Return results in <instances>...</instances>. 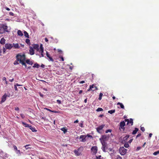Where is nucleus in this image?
Instances as JSON below:
<instances>
[{
    "label": "nucleus",
    "mask_w": 159,
    "mask_h": 159,
    "mask_svg": "<svg viewBox=\"0 0 159 159\" xmlns=\"http://www.w3.org/2000/svg\"><path fill=\"white\" fill-rule=\"evenodd\" d=\"M16 58L17 61H19V63H21L25 61V56L24 54L19 53L17 55Z\"/></svg>",
    "instance_id": "f257e3e1"
},
{
    "label": "nucleus",
    "mask_w": 159,
    "mask_h": 159,
    "mask_svg": "<svg viewBox=\"0 0 159 159\" xmlns=\"http://www.w3.org/2000/svg\"><path fill=\"white\" fill-rule=\"evenodd\" d=\"M13 48L12 44L10 43H7L5 44V47L3 48V53H4L6 52V49L11 50Z\"/></svg>",
    "instance_id": "f03ea898"
},
{
    "label": "nucleus",
    "mask_w": 159,
    "mask_h": 159,
    "mask_svg": "<svg viewBox=\"0 0 159 159\" xmlns=\"http://www.w3.org/2000/svg\"><path fill=\"white\" fill-rule=\"evenodd\" d=\"M126 150L123 147H120L119 149L120 153L121 155H125L126 152Z\"/></svg>",
    "instance_id": "7ed1b4c3"
},
{
    "label": "nucleus",
    "mask_w": 159,
    "mask_h": 159,
    "mask_svg": "<svg viewBox=\"0 0 159 159\" xmlns=\"http://www.w3.org/2000/svg\"><path fill=\"white\" fill-rule=\"evenodd\" d=\"M98 150V148L96 146H93L91 149V151L92 152L93 155L97 153Z\"/></svg>",
    "instance_id": "20e7f679"
},
{
    "label": "nucleus",
    "mask_w": 159,
    "mask_h": 159,
    "mask_svg": "<svg viewBox=\"0 0 159 159\" xmlns=\"http://www.w3.org/2000/svg\"><path fill=\"white\" fill-rule=\"evenodd\" d=\"M97 89V87L94 86L93 84H92V85H90L89 88L88 89L87 91H94Z\"/></svg>",
    "instance_id": "39448f33"
},
{
    "label": "nucleus",
    "mask_w": 159,
    "mask_h": 159,
    "mask_svg": "<svg viewBox=\"0 0 159 159\" xmlns=\"http://www.w3.org/2000/svg\"><path fill=\"white\" fill-rule=\"evenodd\" d=\"M104 126H105V125H102L100 126H99L98 127L96 128V129L97 132L98 133L100 134H101V130L103 129V128H104Z\"/></svg>",
    "instance_id": "423d86ee"
},
{
    "label": "nucleus",
    "mask_w": 159,
    "mask_h": 159,
    "mask_svg": "<svg viewBox=\"0 0 159 159\" xmlns=\"http://www.w3.org/2000/svg\"><path fill=\"white\" fill-rule=\"evenodd\" d=\"M39 52H41V55L42 57H43V47L42 44H41L40 45V50H39Z\"/></svg>",
    "instance_id": "0eeeda50"
},
{
    "label": "nucleus",
    "mask_w": 159,
    "mask_h": 159,
    "mask_svg": "<svg viewBox=\"0 0 159 159\" xmlns=\"http://www.w3.org/2000/svg\"><path fill=\"white\" fill-rule=\"evenodd\" d=\"M7 96V95L6 93H5L2 96L1 100L0 102V103L1 104L4 102L6 100V98Z\"/></svg>",
    "instance_id": "6e6552de"
},
{
    "label": "nucleus",
    "mask_w": 159,
    "mask_h": 159,
    "mask_svg": "<svg viewBox=\"0 0 159 159\" xmlns=\"http://www.w3.org/2000/svg\"><path fill=\"white\" fill-rule=\"evenodd\" d=\"M125 125V122L124 121L120 122V128H121L124 130L125 129L124 126Z\"/></svg>",
    "instance_id": "1a4fd4ad"
},
{
    "label": "nucleus",
    "mask_w": 159,
    "mask_h": 159,
    "mask_svg": "<svg viewBox=\"0 0 159 159\" xmlns=\"http://www.w3.org/2000/svg\"><path fill=\"white\" fill-rule=\"evenodd\" d=\"M102 149L104 152H106V150L107 149V147L105 144V143H102Z\"/></svg>",
    "instance_id": "9d476101"
},
{
    "label": "nucleus",
    "mask_w": 159,
    "mask_h": 159,
    "mask_svg": "<svg viewBox=\"0 0 159 159\" xmlns=\"http://www.w3.org/2000/svg\"><path fill=\"white\" fill-rule=\"evenodd\" d=\"M29 53L31 55H33L34 54V48L31 46L30 47Z\"/></svg>",
    "instance_id": "9b49d317"
},
{
    "label": "nucleus",
    "mask_w": 159,
    "mask_h": 159,
    "mask_svg": "<svg viewBox=\"0 0 159 159\" xmlns=\"http://www.w3.org/2000/svg\"><path fill=\"white\" fill-rule=\"evenodd\" d=\"M33 48L36 49L37 51H39L40 48H39V45L38 44H34L33 45Z\"/></svg>",
    "instance_id": "f8f14e48"
},
{
    "label": "nucleus",
    "mask_w": 159,
    "mask_h": 159,
    "mask_svg": "<svg viewBox=\"0 0 159 159\" xmlns=\"http://www.w3.org/2000/svg\"><path fill=\"white\" fill-rule=\"evenodd\" d=\"M86 137V136L85 135H81L80 136V139H82V140H81V142H84L86 141L85 138Z\"/></svg>",
    "instance_id": "ddd939ff"
},
{
    "label": "nucleus",
    "mask_w": 159,
    "mask_h": 159,
    "mask_svg": "<svg viewBox=\"0 0 159 159\" xmlns=\"http://www.w3.org/2000/svg\"><path fill=\"white\" fill-rule=\"evenodd\" d=\"M2 28L3 30L5 32V31L8 32L7 30V25H6V24H3L2 25Z\"/></svg>",
    "instance_id": "4468645a"
},
{
    "label": "nucleus",
    "mask_w": 159,
    "mask_h": 159,
    "mask_svg": "<svg viewBox=\"0 0 159 159\" xmlns=\"http://www.w3.org/2000/svg\"><path fill=\"white\" fill-rule=\"evenodd\" d=\"M12 44L13 45V47L15 49L19 48H20V47L19 46L18 43L15 44L13 43Z\"/></svg>",
    "instance_id": "2eb2a0df"
},
{
    "label": "nucleus",
    "mask_w": 159,
    "mask_h": 159,
    "mask_svg": "<svg viewBox=\"0 0 159 159\" xmlns=\"http://www.w3.org/2000/svg\"><path fill=\"white\" fill-rule=\"evenodd\" d=\"M25 62L27 64L30 65H32L33 64V62L31 61H30L29 59L26 60Z\"/></svg>",
    "instance_id": "dca6fc26"
},
{
    "label": "nucleus",
    "mask_w": 159,
    "mask_h": 159,
    "mask_svg": "<svg viewBox=\"0 0 159 159\" xmlns=\"http://www.w3.org/2000/svg\"><path fill=\"white\" fill-rule=\"evenodd\" d=\"M129 135H126L125 137L123 138V140L125 142L127 141L129 137Z\"/></svg>",
    "instance_id": "f3484780"
},
{
    "label": "nucleus",
    "mask_w": 159,
    "mask_h": 159,
    "mask_svg": "<svg viewBox=\"0 0 159 159\" xmlns=\"http://www.w3.org/2000/svg\"><path fill=\"white\" fill-rule=\"evenodd\" d=\"M5 39L3 38L1 39V40L0 41V43L1 44H4L5 43Z\"/></svg>",
    "instance_id": "a211bd4d"
},
{
    "label": "nucleus",
    "mask_w": 159,
    "mask_h": 159,
    "mask_svg": "<svg viewBox=\"0 0 159 159\" xmlns=\"http://www.w3.org/2000/svg\"><path fill=\"white\" fill-rule=\"evenodd\" d=\"M61 130L63 131L64 134H65L67 132V129L66 127H63L61 129Z\"/></svg>",
    "instance_id": "6ab92c4d"
},
{
    "label": "nucleus",
    "mask_w": 159,
    "mask_h": 159,
    "mask_svg": "<svg viewBox=\"0 0 159 159\" xmlns=\"http://www.w3.org/2000/svg\"><path fill=\"white\" fill-rule=\"evenodd\" d=\"M133 120L132 118L130 119V120H129V121H128V122L127 124V125H128L129 124H131V125H133Z\"/></svg>",
    "instance_id": "aec40b11"
},
{
    "label": "nucleus",
    "mask_w": 159,
    "mask_h": 159,
    "mask_svg": "<svg viewBox=\"0 0 159 159\" xmlns=\"http://www.w3.org/2000/svg\"><path fill=\"white\" fill-rule=\"evenodd\" d=\"M138 131H139V129L137 128H135L134 130L133 131V132H132V134H136V133Z\"/></svg>",
    "instance_id": "412c9836"
},
{
    "label": "nucleus",
    "mask_w": 159,
    "mask_h": 159,
    "mask_svg": "<svg viewBox=\"0 0 159 159\" xmlns=\"http://www.w3.org/2000/svg\"><path fill=\"white\" fill-rule=\"evenodd\" d=\"M117 105H120L121 108L122 109H124V106L122 103L120 102H118L117 103Z\"/></svg>",
    "instance_id": "4be33fe9"
},
{
    "label": "nucleus",
    "mask_w": 159,
    "mask_h": 159,
    "mask_svg": "<svg viewBox=\"0 0 159 159\" xmlns=\"http://www.w3.org/2000/svg\"><path fill=\"white\" fill-rule=\"evenodd\" d=\"M30 129L33 132H36L37 130L35 129V128L34 127H33L31 126L30 125L29 126V127Z\"/></svg>",
    "instance_id": "5701e85b"
},
{
    "label": "nucleus",
    "mask_w": 159,
    "mask_h": 159,
    "mask_svg": "<svg viewBox=\"0 0 159 159\" xmlns=\"http://www.w3.org/2000/svg\"><path fill=\"white\" fill-rule=\"evenodd\" d=\"M17 34L18 35L21 36L23 35V34L22 33L21 31L20 30H19L18 31Z\"/></svg>",
    "instance_id": "b1692460"
},
{
    "label": "nucleus",
    "mask_w": 159,
    "mask_h": 159,
    "mask_svg": "<svg viewBox=\"0 0 159 159\" xmlns=\"http://www.w3.org/2000/svg\"><path fill=\"white\" fill-rule=\"evenodd\" d=\"M39 64L37 63H36L34 64L33 67H34V68H39Z\"/></svg>",
    "instance_id": "393cba45"
},
{
    "label": "nucleus",
    "mask_w": 159,
    "mask_h": 159,
    "mask_svg": "<svg viewBox=\"0 0 159 159\" xmlns=\"http://www.w3.org/2000/svg\"><path fill=\"white\" fill-rule=\"evenodd\" d=\"M22 124H23V125H24L25 126V127H28L29 128V126H30V125L27 124L26 123H25L24 122H22Z\"/></svg>",
    "instance_id": "a878e982"
},
{
    "label": "nucleus",
    "mask_w": 159,
    "mask_h": 159,
    "mask_svg": "<svg viewBox=\"0 0 159 159\" xmlns=\"http://www.w3.org/2000/svg\"><path fill=\"white\" fill-rule=\"evenodd\" d=\"M74 152L77 156H79L80 154V153L78 151H77L76 150H75L74 151Z\"/></svg>",
    "instance_id": "bb28decb"
},
{
    "label": "nucleus",
    "mask_w": 159,
    "mask_h": 159,
    "mask_svg": "<svg viewBox=\"0 0 159 159\" xmlns=\"http://www.w3.org/2000/svg\"><path fill=\"white\" fill-rule=\"evenodd\" d=\"M115 110H111L109 111L108 112L110 114H112L113 113H115Z\"/></svg>",
    "instance_id": "cd10ccee"
},
{
    "label": "nucleus",
    "mask_w": 159,
    "mask_h": 159,
    "mask_svg": "<svg viewBox=\"0 0 159 159\" xmlns=\"http://www.w3.org/2000/svg\"><path fill=\"white\" fill-rule=\"evenodd\" d=\"M24 35L27 38H29V35L27 33L26 31H25L24 32Z\"/></svg>",
    "instance_id": "c85d7f7f"
},
{
    "label": "nucleus",
    "mask_w": 159,
    "mask_h": 159,
    "mask_svg": "<svg viewBox=\"0 0 159 159\" xmlns=\"http://www.w3.org/2000/svg\"><path fill=\"white\" fill-rule=\"evenodd\" d=\"M25 42L28 44L30 45V40L29 39H26Z\"/></svg>",
    "instance_id": "c756f323"
},
{
    "label": "nucleus",
    "mask_w": 159,
    "mask_h": 159,
    "mask_svg": "<svg viewBox=\"0 0 159 159\" xmlns=\"http://www.w3.org/2000/svg\"><path fill=\"white\" fill-rule=\"evenodd\" d=\"M103 95V94L102 93H100L99 95V97L98 98V99L99 100H101L102 99V96Z\"/></svg>",
    "instance_id": "7c9ffc66"
},
{
    "label": "nucleus",
    "mask_w": 159,
    "mask_h": 159,
    "mask_svg": "<svg viewBox=\"0 0 159 159\" xmlns=\"http://www.w3.org/2000/svg\"><path fill=\"white\" fill-rule=\"evenodd\" d=\"M103 110V109L101 108H98L96 110V111H101Z\"/></svg>",
    "instance_id": "2f4dec72"
},
{
    "label": "nucleus",
    "mask_w": 159,
    "mask_h": 159,
    "mask_svg": "<svg viewBox=\"0 0 159 159\" xmlns=\"http://www.w3.org/2000/svg\"><path fill=\"white\" fill-rule=\"evenodd\" d=\"M30 146V144H28V145H25L24 147H25V149L27 150L28 149H29V148H30V147H28V146Z\"/></svg>",
    "instance_id": "473e14b6"
},
{
    "label": "nucleus",
    "mask_w": 159,
    "mask_h": 159,
    "mask_svg": "<svg viewBox=\"0 0 159 159\" xmlns=\"http://www.w3.org/2000/svg\"><path fill=\"white\" fill-rule=\"evenodd\" d=\"M124 146L126 148H128L129 147V144L128 143H126L124 144Z\"/></svg>",
    "instance_id": "72a5a7b5"
},
{
    "label": "nucleus",
    "mask_w": 159,
    "mask_h": 159,
    "mask_svg": "<svg viewBox=\"0 0 159 159\" xmlns=\"http://www.w3.org/2000/svg\"><path fill=\"white\" fill-rule=\"evenodd\" d=\"M159 154V151H157L155 152H154L153 153V155H157V154Z\"/></svg>",
    "instance_id": "f704fd0d"
},
{
    "label": "nucleus",
    "mask_w": 159,
    "mask_h": 159,
    "mask_svg": "<svg viewBox=\"0 0 159 159\" xmlns=\"http://www.w3.org/2000/svg\"><path fill=\"white\" fill-rule=\"evenodd\" d=\"M22 65H24L25 66V67L26 68L27 67V65L25 63V61L21 63Z\"/></svg>",
    "instance_id": "c9c22d12"
},
{
    "label": "nucleus",
    "mask_w": 159,
    "mask_h": 159,
    "mask_svg": "<svg viewBox=\"0 0 159 159\" xmlns=\"http://www.w3.org/2000/svg\"><path fill=\"white\" fill-rule=\"evenodd\" d=\"M101 155H99L98 156H96V158L95 159H101Z\"/></svg>",
    "instance_id": "e433bc0d"
},
{
    "label": "nucleus",
    "mask_w": 159,
    "mask_h": 159,
    "mask_svg": "<svg viewBox=\"0 0 159 159\" xmlns=\"http://www.w3.org/2000/svg\"><path fill=\"white\" fill-rule=\"evenodd\" d=\"M112 131V130L111 129H107V130H106V133H108V132H111Z\"/></svg>",
    "instance_id": "4c0bfd02"
},
{
    "label": "nucleus",
    "mask_w": 159,
    "mask_h": 159,
    "mask_svg": "<svg viewBox=\"0 0 159 159\" xmlns=\"http://www.w3.org/2000/svg\"><path fill=\"white\" fill-rule=\"evenodd\" d=\"M1 32L3 31L2 34L4 33V31L3 30L2 28V26L1 27H0V32H1Z\"/></svg>",
    "instance_id": "58836bf2"
},
{
    "label": "nucleus",
    "mask_w": 159,
    "mask_h": 159,
    "mask_svg": "<svg viewBox=\"0 0 159 159\" xmlns=\"http://www.w3.org/2000/svg\"><path fill=\"white\" fill-rule=\"evenodd\" d=\"M18 61H17V60L16 59V60L14 61V64L15 65L18 64L19 63L18 62Z\"/></svg>",
    "instance_id": "ea45409f"
},
{
    "label": "nucleus",
    "mask_w": 159,
    "mask_h": 159,
    "mask_svg": "<svg viewBox=\"0 0 159 159\" xmlns=\"http://www.w3.org/2000/svg\"><path fill=\"white\" fill-rule=\"evenodd\" d=\"M48 58H49L50 61L52 62L54 61L53 59L51 57H48Z\"/></svg>",
    "instance_id": "a19ab883"
},
{
    "label": "nucleus",
    "mask_w": 159,
    "mask_h": 159,
    "mask_svg": "<svg viewBox=\"0 0 159 159\" xmlns=\"http://www.w3.org/2000/svg\"><path fill=\"white\" fill-rule=\"evenodd\" d=\"M52 112L55 113H60L59 111H52Z\"/></svg>",
    "instance_id": "79ce46f5"
},
{
    "label": "nucleus",
    "mask_w": 159,
    "mask_h": 159,
    "mask_svg": "<svg viewBox=\"0 0 159 159\" xmlns=\"http://www.w3.org/2000/svg\"><path fill=\"white\" fill-rule=\"evenodd\" d=\"M20 116L22 118V119H24V118L25 117V116L24 115V114H20Z\"/></svg>",
    "instance_id": "37998d69"
},
{
    "label": "nucleus",
    "mask_w": 159,
    "mask_h": 159,
    "mask_svg": "<svg viewBox=\"0 0 159 159\" xmlns=\"http://www.w3.org/2000/svg\"><path fill=\"white\" fill-rule=\"evenodd\" d=\"M44 109H45V110H47L48 111H49L50 112H52V110H51L50 109H49L48 108H44Z\"/></svg>",
    "instance_id": "c03bdc74"
},
{
    "label": "nucleus",
    "mask_w": 159,
    "mask_h": 159,
    "mask_svg": "<svg viewBox=\"0 0 159 159\" xmlns=\"http://www.w3.org/2000/svg\"><path fill=\"white\" fill-rule=\"evenodd\" d=\"M140 129L143 132L145 131V128L143 127H141Z\"/></svg>",
    "instance_id": "a18cd8bd"
},
{
    "label": "nucleus",
    "mask_w": 159,
    "mask_h": 159,
    "mask_svg": "<svg viewBox=\"0 0 159 159\" xmlns=\"http://www.w3.org/2000/svg\"><path fill=\"white\" fill-rule=\"evenodd\" d=\"M13 148H14V149L15 150H16V151L17 150V147L16 145H14L13 146Z\"/></svg>",
    "instance_id": "49530a36"
},
{
    "label": "nucleus",
    "mask_w": 159,
    "mask_h": 159,
    "mask_svg": "<svg viewBox=\"0 0 159 159\" xmlns=\"http://www.w3.org/2000/svg\"><path fill=\"white\" fill-rule=\"evenodd\" d=\"M59 57L61 59L62 61H64V59L63 57L61 56H60Z\"/></svg>",
    "instance_id": "de8ad7c7"
},
{
    "label": "nucleus",
    "mask_w": 159,
    "mask_h": 159,
    "mask_svg": "<svg viewBox=\"0 0 159 159\" xmlns=\"http://www.w3.org/2000/svg\"><path fill=\"white\" fill-rule=\"evenodd\" d=\"M46 56L48 58L50 57V54L47 52H46Z\"/></svg>",
    "instance_id": "09e8293b"
},
{
    "label": "nucleus",
    "mask_w": 159,
    "mask_h": 159,
    "mask_svg": "<svg viewBox=\"0 0 159 159\" xmlns=\"http://www.w3.org/2000/svg\"><path fill=\"white\" fill-rule=\"evenodd\" d=\"M57 103H58L59 104H60L61 103V101L59 100H57Z\"/></svg>",
    "instance_id": "8fccbe9b"
},
{
    "label": "nucleus",
    "mask_w": 159,
    "mask_h": 159,
    "mask_svg": "<svg viewBox=\"0 0 159 159\" xmlns=\"http://www.w3.org/2000/svg\"><path fill=\"white\" fill-rule=\"evenodd\" d=\"M58 52L60 54H61L62 53V51L60 50V49H58Z\"/></svg>",
    "instance_id": "3c124183"
},
{
    "label": "nucleus",
    "mask_w": 159,
    "mask_h": 159,
    "mask_svg": "<svg viewBox=\"0 0 159 159\" xmlns=\"http://www.w3.org/2000/svg\"><path fill=\"white\" fill-rule=\"evenodd\" d=\"M141 135V134H138L136 136V138H137L138 137H139Z\"/></svg>",
    "instance_id": "603ef678"
},
{
    "label": "nucleus",
    "mask_w": 159,
    "mask_h": 159,
    "mask_svg": "<svg viewBox=\"0 0 159 159\" xmlns=\"http://www.w3.org/2000/svg\"><path fill=\"white\" fill-rule=\"evenodd\" d=\"M16 151H17V152H16V153L17 154H19L20 155V150H16Z\"/></svg>",
    "instance_id": "864d4df0"
},
{
    "label": "nucleus",
    "mask_w": 159,
    "mask_h": 159,
    "mask_svg": "<svg viewBox=\"0 0 159 159\" xmlns=\"http://www.w3.org/2000/svg\"><path fill=\"white\" fill-rule=\"evenodd\" d=\"M2 80L3 81H5L7 80L6 78L5 77H3L2 79Z\"/></svg>",
    "instance_id": "5fc2aeb1"
},
{
    "label": "nucleus",
    "mask_w": 159,
    "mask_h": 159,
    "mask_svg": "<svg viewBox=\"0 0 159 159\" xmlns=\"http://www.w3.org/2000/svg\"><path fill=\"white\" fill-rule=\"evenodd\" d=\"M83 122H82V123H80V126L81 127H83Z\"/></svg>",
    "instance_id": "6e6d98bb"
},
{
    "label": "nucleus",
    "mask_w": 159,
    "mask_h": 159,
    "mask_svg": "<svg viewBox=\"0 0 159 159\" xmlns=\"http://www.w3.org/2000/svg\"><path fill=\"white\" fill-rule=\"evenodd\" d=\"M85 82V81H81L79 82V83L80 84H83Z\"/></svg>",
    "instance_id": "4d7b16f0"
},
{
    "label": "nucleus",
    "mask_w": 159,
    "mask_h": 159,
    "mask_svg": "<svg viewBox=\"0 0 159 159\" xmlns=\"http://www.w3.org/2000/svg\"><path fill=\"white\" fill-rule=\"evenodd\" d=\"M15 85L16 86H22V85H20V84H19L17 83V84H16Z\"/></svg>",
    "instance_id": "13d9d810"
},
{
    "label": "nucleus",
    "mask_w": 159,
    "mask_h": 159,
    "mask_svg": "<svg viewBox=\"0 0 159 159\" xmlns=\"http://www.w3.org/2000/svg\"><path fill=\"white\" fill-rule=\"evenodd\" d=\"M152 133H150L149 134V138H151V137H152Z\"/></svg>",
    "instance_id": "bf43d9fd"
},
{
    "label": "nucleus",
    "mask_w": 159,
    "mask_h": 159,
    "mask_svg": "<svg viewBox=\"0 0 159 159\" xmlns=\"http://www.w3.org/2000/svg\"><path fill=\"white\" fill-rule=\"evenodd\" d=\"M133 139H130L129 141H128V143H131V142H132V141H133Z\"/></svg>",
    "instance_id": "052dcab7"
},
{
    "label": "nucleus",
    "mask_w": 159,
    "mask_h": 159,
    "mask_svg": "<svg viewBox=\"0 0 159 159\" xmlns=\"http://www.w3.org/2000/svg\"><path fill=\"white\" fill-rule=\"evenodd\" d=\"M9 14H10V15L12 16H13V15H14V14L13 13H12V12H10L9 13Z\"/></svg>",
    "instance_id": "680f3d73"
},
{
    "label": "nucleus",
    "mask_w": 159,
    "mask_h": 159,
    "mask_svg": "<svg viewBox=\"0 0 159 159\" xmlns=\"http://www.w3.org/2000/svg\"><path fill=\"white\" fill-rule=\"evenodd\" d=\"M14 88L15 90H17V86H16L15 85H14Z\"/></svg>",
    "instance_id": "e2e57ef3"
},
{
    "label": "nucleus",
    "mask_w": 159,
    "mask_h": 159,
    "mask_svg": "<svg viewBox=\"0 0 159 159\" xmlns=\"http://www.w3.org/2000/svg\"><path fill=\"white\" fill-rule=\"evenodd\" d=\"M41 67H42V68H44L45 67V65L43 64H42L41 65Z\"/></svg>",
    "instance_id": "0e129e2a"
},
{
    "label": "nucleus",
    "mask_w": 159,
    "mask_h": 159,
    "mask_svg": "<svg viewBox=\"0 0 159 159\" xmlns=\"http://www.w3.org/2000/svg\"><path fill=\"white\" fill-rule=\"evenodd\" d=\"M45 41L46 42H48V39H47V38H45Z\"/></svg>",
    "instance_id": "69168bd1"
},
{
    "label": "nucleus",
    "mask_w": 159,
    "mask_h": 159,
    "mask_svg": "<svg viewBox=\"0 0 159 159\" xmlns=\"http://www.w3.org/2000/svg\"><path fill=\"white\" fill-rule=\"evenodd\" d=\"M78 122H79V121L78 120H76L75 121H74V123H78Z\"/></svg>",
    "instance_id": "338daca9"
},
{
    "label": "nucleus",
    "mask_w": 159,
    "mask_h": 159,
    "mask_svg": "<svg viewBox=\"0 0 159 159\" xmlns=\"http://www.w3.org/2000/svg\"><path fill=\"white\" fill-rule=\"evenodd\" d=\"M141 148V147H138L137 148V150H140Z\"/></svg>",
    "instance_id": "774afa93"
}]
</instances>
